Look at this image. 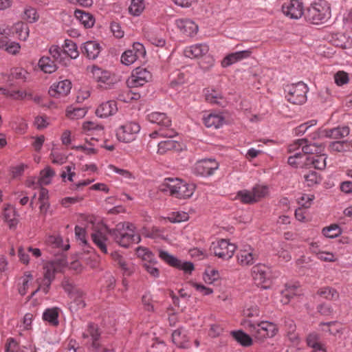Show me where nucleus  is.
Segmentation results:
<instances>
[{"mask_svg": "<svg viewBox=\"0 0 352 352\" xmlns=\"http://www.w3.org/2000/svg\"><path fill=\"white\" fill-rule=\"evenodd\" d=\"M159 190L177 199H188L194 193L195 186L179 178H166L159 186Z\"/></svg>", "mask_w": 352, "mask_h": 352, "instance_id": "obj_1", "label": "nucleus"}, {"mask_svg": "<svg viewBox=\"0 0 352 352\" xmlns=\"http://www.w3.org/2000/svg\"><path fill=\"white\" fill-rule=\"evenodd\" d=\"M133 224L124 222L118 223L116 228L109 230V234L120 246L129 248L132 244L138 243L141 239L138 234L135 233Z\"/></svg>", "mask_w": 352, "mask_h": 352, "instance_id": "obj_2", "label": "nucleus"}, {"mask_svg": "<svg viewBox=\"0 0 352 352\" xmlns=\"http://www.w3.org/2000/svg\"><path fill=\"white\" fill-rule=\"evenodd\" d=\"M242 324L256 340L261 341L275 336L278 332L277 326L269 321L254 322L251 320H244Z\"/></svg>", "mask_w": 352, "mask_h": 352, "instance_id": "obj_3", "label": "nucleus"}, {"mask_svg": "<svg viewBox=\"0 0 352 352\" xmlns=\"http://www.w3.org/2000/svg\"><path fill=\"white\" fill-rule=\"evenodd\" d=\"M331 16V9L327 2L320 0L312 3L305 12V19L313 24L323 23Z\"/></svg>", "mask_w": 352, "mask_h": 352, "instance_id": "obj_4", "label": "nucleus"}, {"mask_svg": "<svg viewBox=\"0 0 352 352\" xmlns=\"http://www.w3.org/2000/svg\"><path fill=\"white\" fill-rule=\"evenodd\" d=\"M74 266L75 267L72 269L69 265H46V267H44V278L39 284L38 288L35 292H32L31 296H32L38 289H41L45 294H47L54 278L55 274L57 272H64L65 268H68L69 270H74L76 273H79L82 271V265Z\"/></svg>", "mask_w": 352, "mask_h": 352, "instance_id": "obj_5", "label": "nucleus"}, {"mask_svg": "<svg viewBox=\"0 0 352 352\" xmlns=\"http://www.w3.org/2000/svg\"><path fill=\"white\" fill-rule=\"evenodd\" d=\"M62 287L72 300L70 305L72 310L77 311L85 307V294L72 280L65 278L62 282Z\"/></svg>", "mask_w": 352, "mask_h": 352, "instance_id": "obj_6", "label": "nucleus"}, {"mask_svg": "<svg viewBox=\"0 0 352 352\" xmlns=\"http://www.w3.org/2000/svg\"><path fill=\"white\" fill-rule=\"evenodd\" d=\"M252 276L254 283L264 289L270 288L273 278L276 277L270 265H254Z\"/></svg>", "mask_w": 352, "mask_h": 352, "instance_id": "obj_7", "label": "nucleus"}, {"mask_svg": "<svg viewBox=\"0 0 352 352\" xmlns=\"http://www.w3.org/2000/svg\"><path fill=\"white\" fill-rule=\"evenodd\" d=\"M309 89L302 82L288 85L285 88L287 100L294 104H302L307 101V93Z\"/></svg>", "mask_w": 352, "mask_h": 352, "instance_id": "obj_8", "label": "nucleus"}, {"mask_svg": "<svg viewBox=\"0 0 352 352\" xmlns=\"http://www.w3.org/2000/svg\"><path fill=\"white\" fill-rule=\"evenodd\" d=\"M148 120L152 123H156L161 126V129L158 132L160 135L162 137L173 138L177 135L173 129H168L171 125V120L164 113L153 112L147 116Z\"/></svg>", "mask_w": 352, "mask_h": 352, "instance_id": "obj_9", "label": "nucleus"}, {"mask_svg": "<svg viewBox=\"0 0 352 352\" xmlns=\"http://www.w3.org/2000/svg\"><path fill=\"white\" fill-rule=\"evenodd\" d=\"M283 14L291 19H299L305 16L304 4L300 0H289L281 6Z\"/></svg>", "mask_w": 352, "mask_h": 352, "instance_id": "obj_10", "label": "nucleus"}, {"mask_svg": "<svg viewBox=\"0 0 352 352\" xmlns=\"http://www.w3.org/2000/svg\"><path fill=\"white\" fill-rule=\"evenodd\" d=\"M140 130V126L138 123L128 122L119 127L116 131V136L120 142H130L135 139V135Z\"/></svg>", "mask_w": 352, "mask_h": 352, "instance_id": "obj_11", "label": "nucleus"}, {"mask_svg": "<svg viewBox=\"0 0 352 352\" xmlns=\"http://www.w3.org/2000/svg\"><path fill=\"white\" fill-rule=\"evenodd\" d=\"M236 249V245L230 243L229 240L227 239H221L213 247L214 255L223 260H228L232 258Z\"/></svg>", "mask_w": 352, "mask_h": 352, "instance_id": "obj_12", "label": "nucleus"}, {"mask_svg": "<svg viewBox=\"0 0 352 352\" xmlns=\"http://www.w3.org/2000/svg\"><path fill=\"white\" fill-rule=\"evenodd\" d=\"M219 166V163L214 159H204L196 163L195 173L201 176H210Z\"/></svg>", "mask_w": 352, "mask_h": 352, "instance_id": "obj_13", "label": "nucleus"}, {"mask_svg": "<svg viewBox=\"0 0 352 352\" xmlns=\"http://www.w3.org/2000/svg\"><path fill=\"white\" fill-rule=\"evenodd\" d=\"M93 78L100 85L101 87H104L105 89L109 88L115 82L114 76H111V73L107 70L97 67L93 66L91 69Z\"/></svg>", "mask_w": 352, "mask_h": 352, "instance_id": "obj_14", "label": "nucleus"}, {"mask_svg": "<svg viewBox=\"0 0 352 352\" xmlns=\"http://www.w3.org/2000/svg\"><path fill=\"white\" fill-rule=\"evenodd\" d=\"M100 333L96 325L90 324L88 325L87 329L82 333V337L87 344L91 343L92 347L98 351L100 348L99 342Z\"/></svg>", "mask_w": 352, "mask_h": 352, "instance_id": "obj_15", "label": "nucleus"}, {"mask_svg": "<svg viewBox=\"0 0 352 352\" xmlns=\"http://www.w3.org/2000/svg\"><path fill=\"white\" fill-rule=\"evenodd\" d=\"M72 89V83L69 80H63L58 83H54L49 89L52 97L59 98L67 96Z\"/></svg>", "mask_w": 352, "mask_h": 352, "instance_id": "obj_16", "label": "nucleus"}, {"mask_svg": "<svg viewBox=\"0 0 352 352\" xmlns=\"http://www.w3.org/2000/svg\"><path fill=\"white\" fill-rule=\"evenodd\" d=\"M177 27L186 36H192L198 31V25L192 20L181 19L176 21Z\"/></svg>", "mask_w": 352, "mask_h": 352, "instance_id": "obj_17", "label": "nucleus"}, {"mask_svg": "<svg viewBox=\"0 0 352 352\" xmlns=\"http://www.w3.org/2000/svg\"><path fill=\"white\" fill-rule=\"evenodd\" d=\"M252 53V52L251 50H242L234 53H230L223 59L221 65L223 67L230 66L231 65L238 61L249 58Z\"/></svg>", "mask_w": 352, "mask_h": 352, "instance_id": "obj_18", "label": "nucleus"}, {"mask_svg": "<svg viewBox=\"0 0 352 352\" xmlns=\"http://www.w3.org/2000/svg\"><path fill=\"white\" fill-rule=\"evenodd\" d=\"M302 294V289L298 284H286L285 288L281 292L280 301L283 305L288 304L294 296Z\"/></svg>", "mask_w": 352, "mask_h": 352, "instance_id": "obj_19", "label": "nucleus"}, {"mask_svg": "<svg viewBox=\"0 0 352 352\" xmlns=\"http://www.w3.org/2000/svg\"><path fill=\"white\" fill-rule=\"evenodd\" d=\"M209 47L206 44H195L186 47L184 51L185 56L193 58L203 57L208 52Z\"/></svg>", "mask_w": 352, "mask_h": 352, "instance_id": "obj_20", "label": "nucleus"}, {"mask_svg": "<svg viewBox=\"0 0 352 352\" xmlns=\"http://www.w3.org/2000/svg\"><path fill=\"white\" fill-rule=\"evenodd\" d=\"M100 49V44L93 41L84 43L81 47L82 53L91 60H94L98 56Z\"/></svg>", "mask_w": 352, "mask_h": 352, "instance_id": "obj_21", "label": "nucleus"}, {"mask_svg": "<svg viewBox=\"0 0 352 352\" xmlns=\"http://www.w3.org/2000/svg\"><path fill=\"white\" fill-rule=\"evenodd\" d=\"M118 111L115 100H109L102 103L96 110V114L100 118H107L116 113Z\"/></svg>", "mask_w": 352, "mask_h": 352, "instance_id": "obj_22", "label": "nucleus"}, {"mask_svg": "<svg viewBox=\"0 0 352 352\" xmlns=\"http://www.w3.org/2000/svg\"><path fill=\"white\" fill-rule=\"evenodd\" d=\"M349 133L350 129L347 126H338L322 131V135L324 137L333 139H341L348 136Z\"/></svg>", "mask_w": 352, "mask_h": 352, "instance_id": "obj_23", "label": "nucleus"}, {"mask_svg": "<svg viewBox=\"0 0 352 352\" xmlns=\"http://www.w3.org/2000/svg\"><path fill=\"white\" fill-rule=\"evenodd\" d=\"M173 342L179 348H188L189 346V338L186 331L179 328L175 330L172 333Z\"/></svg>", "mask_w": 352, "mask_h": 352, "instance_id": "obj_24", "label": "nucleus"}, {"mask_svg": "<svg viewBox=\"0 0 352 352\" xmlns=\"http://www.w3.org/2000/svg\"><path fill=\"white\" fill-rule=\"evenodd\" d=\"M49 53L54 58V61H56L65 67H67L70 65V59L64 56L63 50L58 45H53L49 49Z\"/></svg>", "mask_w": 352, "mask_h": 352, "instance_id": "obj_25", "label": "nucleus"}, {"mask_svg": "<svg viewBox=\"0 0 352 352\" xmlns=\"http://www.w3.org/2000/svg\"><path fill=\"white\" fill-rule=\"evenodd\" d=\"M327 158L325 155L307 156L305 164L307 166H313L316 169L323 170L326 167Z\"/></svg>", "mask_w": 352, "mask_h": 352, "instance_id": "obj_26", "label": "nucleus"}, {"mask_svg": "<svg viewBox=\"0 0 352 352\" xmlns=\"http://www.w3.org/2000/svg\"><path fill=\"white\" fill-rule=\"evenodd\" d=\"M63 47L64 56L70 60L75 59L79 56L77 45L72 40L65 39Z\"/></svg>", "mask_w": 352, "mask_h": 352, "instance_id": "obj_27", "label": "nucleus"}, {"mask_svg": "<svg viewBox=\"0 0 352 352\" xmlns=\"http://www.w3.org/2000/svg\"><path fill=\"white\" fill-rule=\"evenodd\" d=\"M40 69L45 73L52 74L58 69L55 61L52 60L49 56H42L38 63Z\"/></svg>", "mask_w": 352, "mask_h": 352, "instance_id": "obj_28", "label": "nucleus"}, {"mask_svg": "<svg viewBox=\"0 0 352 352\" xmlns=\"http://www.w3.org/2000/svg\"><path fill=\"white\" fill-rule=\"evenodd\" d=\"M258 255L254 253V250L248 246V249L241 250L237 258L241 264H250L257 258Z\"/></svg>", "mask_w": 352, "mask_h": 352, "instance_id": "obj_29", "label": "nucleus"}, {"mask_svg": "<svg viewBox=\"0 0 352 352\" xmlns=\"http://www.w3.org/2000/svg\"><path fill=\"white\" fill-rule=\"evenodd\" d=\"M204 122L206 127L219 128L224 123V118L221 114L210 113L204 118Z\"/></svg>", "mask_w": 352, "mask_h": 352, "instance_id": "obj_30", "label": "nucleus"}, {"mask_svg": "<svg viewBox=\"0 0 352 352\" xmlns=\"http://www.w3.org/2000/svg\"><path fill=\"white\" fill-rule=\"evenodd\" d=\"M83 130L87 133V135L102 136L104 133L103 126L98 124L94 122H85L82 124Z\"/></svg>", "mask_w": 352, "mask_h": 352, "instance_id": "obj_31", "label": "nucleus"}, {"mask_svg": "<svg viewBox=\"0 0 352 352\" xmlns=\"http://www.w3.org/2000/svg\"><path fill=\"white\" fill-rule=\"evenodd\" d=\"M16 216V212L13 207L8 206L4 209L3 219L8 223L10 229L14 228L18 223Z\"/></svg>", "mask_w": 352, "mask_h": 352, "instance_id": "obj_32", "label": "nucleus"}, {"mask_svg": "<svg viewBox=\"0 0 352 352\" xmlns=\"http://www.w3.org/2000/svg\"><path fill=\"white\" fill-rule=\"evenodd\" d=\"M74 14L76 19H78L86 28H89L94 25V18L91 14L80 10H76Z\"/></svg>", "mask_w": 352, "mask_h": 352, "instance_id": "obj_33", "label": "nucleus"}, {"mask_svg": "<svg viewBox=\"0 0 352 352\" xmlns=\"http://www.w3.org/2000/svg\"><path fill=\"white\" fill-rule=\"evenodd\" d=\"M307 343L313 349L314 352H326V349L319 342V337L316 333H311L307 336Z\"/></svg>", "mask_w": 352, "mask_h": 352, "instance_id": "obj_34", "label": "nucleus"}, {"mask_svg": "<svg viewBox=\"0 0 352 352\" xmlns=\"http://www.w3.org/2000/svg\"><path fill=\"white\" fill-rule=\"evenodd\" d=\"M324 151V146L322 144H317L316 143L302 145V154L303 157L312 156L314 155H318Z\"/></svg>", "mask_w": 352, "mask_h": 352, "instance_id": "obj_35", "label": "nucleus"}, {"mask_svg": "<svg viewBox=\"0 0 352 352\" xmlns=\"http://www.w3.org/2000/svg\"><path fill=\"white\" fill-rule=\"evenodd\" d=\"M243 316L244 320H250L254 317H258L260 314V309L257 305L254 303H250L245 305L243 309Z\"/></svg>", "mask_w": 352, "mask_h": 352, "instance_id": "obj_36", "label": "nucleus"}, {"mask_svg": "<svg viewBox=\"0 0 352 352\" xmlns=\"http://www.w3.org/2000/svg\"><path fill=\"white\" fill-rule=\"evenodd\" d=\"M233 338L242 346H250L252 344V338L247 333L242 331H232Z\"/></svg>", "mask_w": 352, "mask_h": 352, "instance_id": "obj_37", "label": "nucleus"}, {"mask_svg": "<svg viewBox=\"0 0 352 352\" xmlns=\"http://www.w3.org/2000/svg\"><path fill=\"white\" fill-rule=\"evenodd\" d=\"M58 309L56 307L46 309L43 314V319L56 326L58 324Z\"/></svg>", "mask_w": 352, "mask_h": 352, "instance_id": "obj_38", "label": "nucleus"}, {"mask_svg": "<svg viewBox=\"0 0 352 352\" xmlns=\"http://www.w3.org/2000/svg\"><path fill=\"white\" fill-rule=\"evenodd\" d=\"M178 146V142L172 140L162 141L158 144L157 153L164 155L167 151L177 149Z\"/></svg>", "mask_w": 352, "mask_h": 352, "instance_id": "obj_39", "label": "nucleus"}, {"mask_svg": "<svg viewBox=\"0 0 352 352\" xmlns=\"http://www.w3.org/2000/svg\"><path fill=\"white\" fill-rule=\"evenodd\" d=\"M220 277L219 272L212 266L208 265L205 270L203 278L206 283L212 284Z\"/></svg>", "mask_w": 352, "mask_h": 352, "instance_id": "obj_40", "label": "nucleus"}, {"mask_svg": "<svg viewBox=\"0 0 352 352\" xmlns=\"http://www.w3.org/2000/svg\"><path fill=\"white\" fill-rule=\"evenodd\" d=\"M91 239L93 242L100 248L102 252L107 253V250L105 244L107 238L102 232L100 231H97L94 233H92Z\"/></svg>", "mask_w": 352, "mask_h": 352, "instance_id": "obj_41", "label": "nucleus"}, {"mask_svg": "<svg viewBox=\"0 0 352 352\" xmlns=\"http://www.w3.org/2000/svg\"><path fill=\"white\" fill-rule=\"evenodd\" d=\"M318 294L329 300H336L339 298V293L331 287H323L318 290Z\"/></svg>", "mask_w": 352, "mask_h": 352, "instance_id": "obj_42", "label": "nucleus"}, {"mask_svg": "<svg viewBox=\"0 0 352 352\" xmlns=\"http://www.w3.org/2000/svg\"><path fill=\"white\" fill-rule=\"evenodd\" d=\"M0 47L5 49L10 54H16L19 52L20 45L14 41L10 40H1Z\"/></svg>", "mask_w": 352, "mask_h": 352, "instance_id": "obj_43", "label": "nucleus"}, {"mask_svg": "<svg viewBox=\"0 0 352 352\" xmlns=\"http://www.w3.org/2000/svg\"><path fill=\"white\" fill-rule=\"evenodd\" d=\"M136 254L143 261L148 263L155 262V254L148 248L144 247H138L136 249Z\"/></svg>", "mask_w": 352, "mask_h": 352, "instance_id": "obj_44", "label": "nucleus"}, {"mask_svg": "<svg viewBox=\"0 0 352 352\" xmlns=\"http://www.w3.org/2000/svg\"><path fill=\"white\" fill-rule=\"evenodd\" d=\"M16 34L21 41H25L29 36L28 25L24 23H17L14 27Z\"/></svg>", "mask_w": 352, "mask_h": 352, "instance_id": "obj_45", "label": "nucleus"}, {"mask_svg": "<svg viewBox=\"0 0 352 352\" xmlns=\"http://www.w3.org/2000/svg\"><path fill=\"white\" fill-rule=\"evenodd\" d=\"M157 254L161 261L166 264H181L180 261L175 256L170 254L166 250L158 249Z\"/></svg>", "mask_w": 352, "mask_h": 352, "instance_id": "obj_46", "label": "nucleus"}, {"mask_svg": "<svg viewBox=\"0 0 352 352\" xmlns=\"http://www.w3.org/2000/svg\"><path fill=\"white\" fill-rule=\"evenodd\" d=\"M350 144L346 141H336L331 142L329 146L330 152H346L349 149Z\"/></svg>", "mask_w": 352, "mask_h": 352, "instance_id": "obj_47", "label": "nucleus"}, {"mask_svg": "<svg viewBox=\"0 0 352 352\" xmlns=\"http://www.w3.org/2000/svg\"><path fill=\"white\" fill-rule=\"evenodd\" d=\"M40 175L39 184L47 185L51 182L52 177L55 175V172L51 167L47 166L41 171Z\"/></svg>", "mask_w": 352, "mask_h": 352, "instance_id": "obj_48", "label": "nucleus"}, {"mask_svg": "<svg viewBox=\"0 0 352 352\" xmlns=\"http://www.w3.org/2000/svg\"><path fill=\"white\" fill-rule=\"evenodd\" d=\"M148 80L146 79V76L144 77H135L131 75L126 80V85L129 88L136 89L143 86L146 84Z\"/></svg>", "mask_w": 352, "mask_h": 352, "instance_id": "obj_49", "label": "nucleus"}, {"mask_svg": "<svg viewBox=\"0 0 352 352\" xmlns=\"http://www.w3.org/2000/svg\"><path fill=\"white\" fill-rule=\"evenodd\" d=\"M322 234L327 238L333 239L342 234V230L336 224H331L328 227L322 229Z\"/></svg>", "mask_w": 352, "mask_h": 352, "instance_id": "obj_50", "label": "nucleus"}, {"mask_svg": "<svg viewBox=\"0 0 352 352\" xmlns=\"http://www.w3.org/2000/svg\"><path fill=\"white\" fill-rule=\"evenodd\" d=\"M206 100L212 104H219V100L223 99V96L219 91L214 89H207L205 93Z\"/></svg>", "mask_w": 352, "mask_h": 352, "instance_id": "obj_51", "label": "nucleus"}, {"mask_svg": "<svg viewBox=\"0 0 352 352\" xmlns=\"http://www.w3.org/2000/svg\"><path fill=\"white\" fill-rule=\"evenodd\" d=\"M303 177L308 186H313L315 184H319L322 179L320 175L314 170H309L304 175Z\"/></svg>", "mask_w": 352, "mask_h": 352, "instance_id": "obj_52", "label": "nucleus"}, {"mask_svg": "<svg viewBox=\"0 0 352 352\" xmlns=\"http://www.w3.org/2000/svg\"><path fill=\"white\" fill-rule=\"evenodd\" d=\"M87 113L84 108H73L69 107L66 110V116L71 119H79L83 118Z\"/></svg>", "mask_w": 352, "mask_h": 352, "instance_id": "obj_53", "label": "nucleus"}, {"mask_svg": "<svg viewBox=\"0 0 352 352\" xmlns=\"http://www.w3.org/2000/svg\"><path fill=\"white\" fill-rule=\"evenodd\" d=\"M144 9L143 0H132L129 8V12L134 16H139Z\"/></svg>", "mask_w": 352, "mask_h": 352, "instance_id": "obj_54", "label": "nucleus"}, {"mask_svg": "<svg viewBox=\"0 0 352 352\" xmlns=\"http://www.w3.org/2000/svg\"><path fill=\"white\" fill-rule=\"evenodd\" d=\"M329 334L338 338L342 335L344 329L343 324L337 321L329 322Z\"/></svg>", "mask_w": 352, "mask_h": 352, "instance_id": "obj_55", "label": "nucleus"}, {"mask_svg": "<svg viewBox=\"0 0 352 352\" xmlns=\"http://www.w3.org/2000/svg\"><path fill=\"white\" fill-rule=\"evenodd\" d=\"M138 58V57L136 54L134 53L133 50H126L121 56V62L126 65H130Z\"/></svg>", "mask_w": 352, "mask_h": 352, "instance_id": "obj_56", "label": "nucleus"}, {"mask_svg": "<svg viewBox=\"0 0 352 352\" xmlns=\"http://www.w3.org/2000/svg\"><path fill=\"white\" fill-rule=\"evenodd\" d=\"M238 197L244 204H252L256 202L253 191L241 190L238 192Z\"/></svg>", "mask_w": 352, "mask_h": 352, "instance_id": "obj_57", "label": "nucleus"}, {"mask_svg": "<svg viewBox=\"0 0 352 352\" xmlns=\"http://www.w3.org/2000/svg\"><path fill=\"white\" fill-rule=\"evenodd\" d=\"M39 18V16L35 8L32 7H28L25 8L24 11V19H25L29 23H34Z\"/></svg>", "mask_w": 352, "mask_h": 352, "instance_id": "obj_58", "label": "nucleus"}, {"mask_svg": "<svg viewBox=\"0 0 352 352\" xmlns=\"http://www.w3.org/2000/svg\"><path fill=\"white\" fill-rule=\"evenodd\" d=\"M28 72L23 68H14L11 70L10 78L12 80H25Z\"/></svg>", "mask_w": 352, "mask_h": 352, "instance_id": "obj_59", "label": "nucleus"}, {"mask_svg": "<svg viewBox=\"0 0 352 352\" xmlns=\"http://www.w3.org/2000/svg\"><path fill=\"white\" fill-rule=\"evenodd\" d=\"M142 303L147 311H154L152 296L149 293L144 294L142 297Z\"/></svg>", "mask_w": 352, "mask_h": 352, "instance_id": "obj_60", "label": "nucleus"}, {"mask_svg": "<svg viewBox=\"0 0 352 352\" xmlns=\"http://www.w3.org/2000/svg\"><path fill=\"white\" fill-rule=\"evenodd\" d=\"M147 40L153 45L158 47H162L165 45V40L162 38H158L155 34L148 32L145 34Z\"/></svg>", "mask_w": 352, "mask_h": 352, "instance_id": "obj_61", "label": "nucleus"}, {"mask_svg": "<svg viewBox=\"0 0 352 352\" xmlns=\"http://www.w3.org/2000/svg\"><path fill=\"white\" fill-rule=\"evenodd\" d=\"M316 120H312L307 122L303 123L294 129L295 134L296 135H303L309 127L316 124Z\"/></svg>", "mask_w": 352, "mask_h": 352, "instance_id": "obj_62", "label": "nucleus"}, {"mask_svg": "<svg viewBox=\"0 0 352 352\" xmlns=\"http://www.w3.org/2000/svg\"><path fill=\"white\" fill-rule=\"evenodd\" d=\"M189 254L192 258L196 261H201L208 256L206 251L201 250L199 248H192L189 250Z\"/></svg>", "mask_w": 352, "mask_h": 352, "instance_id": "obj_63", "label": "nucleus"}, {"mask_svg": "<svg viewBox=\"0 0 352 352\" xmlns=\"http://www.w3.org/2000/svg\"><path fill=\"white\" fill-rule=\"evenodd\" d=\"M335 82L338 85H343L346 84L349 81V76L347 73L340 71L338 72L334 76Z\"/></svg>", "mask_w": 352, "mask_h": 352, "instance_id": "obj_64", "label": "nucleus"}]
</instances>
